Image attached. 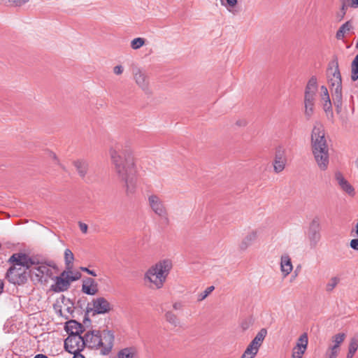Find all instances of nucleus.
<instances>
[{"mask_svg": "<svg viewBox=\"0 0 358 358\" xmlns=\"http://www.w3.org/2000/svg\"><path fill=\"white\" fill-rule=\"evenodd\" d=\"M109 153L116 173L124 182L127 192L133 193L136 187V170L131 149L117 144L110 148Z\"/></svg>", "mask_w": 358, "mask_h": 358, "instance_id": "nucleus-1", "label": "nucleus"}, {"mask_svg": "<svg viewBox=\"0 0 358 358\" xmlns=\"http://www.w3.org/2000/svg\"><path fill=\"white\" fill-rule=\"evenodd\" d=\"M10 261L15 265L22 266L29 270L32 280L38 282H46L52 275L51 268H55V264L52 262L48 264L39 262L25 254H14L10 257Z\"/></svg>", "mask_w": 358, "mask_h": 358, "instance_id": "nucleus-2", "label": "nucleus"}, {"mask_svg": "<svg viewBox=\"0 0 358 358\" xmlns=\"http://www.w3.org/2000/svg\"><path fill=\"white\" fill-rule=\"evenodd\" d=\"M311 148L319 169L327 170L329 164V149L324 125L320 122H315L311 132Z\"/></svg>", "mask_w": 358, "mask_h": 358, "instance_id": "nucleus-3", "label": "nucleus"}, {"mask_svg": "<svg viewBox=\"0 0 358 358\" xmlns=\"http://www.w3.org/2000/svg\"><path fill=\"white\" fill-rule=\"evenodd\" d=\"M171 268L172 262L170 259L161 260L148 269L144 280L150 282L152 287L160 289L163 287Z\"/></svg>", "mask_w": 358, "mask_h": 358, "instance_id": "nucleus-4", "label": "nucleus"}, {"mask_svg": "<svg viewBox=\"0 0 358 358\" xmlns=\"http://www.w3.org/2000/svg\"><path fill=\"white\" fill-rule=\"evenodd\" d=\"M115 341V336L112 331L103 329L100 331L96 350H99L102 355H108L111 352Z\"/></svg>", "mask_w": 358, "mask_h": 358, "instance_id": "nucleus-5", "label": "nucleus"}, {"mask_svg": "<svg viewBox=\"0 0 358 358\" xmlns=\"http://www.w3.org/2000/svg\"><path fill=\"white\" fill-rule=\"evenodd\" d=\"M85 348L84 338L81 335L69 336L64 341V349L70 354L81 352Z\"/></svg>", "mask_w": 358, "mask_h": 358, "instance_id": "nucleus-6", "label": "nucleus"}, {"mask_svg": "<svg viewBox=\"0 0 358 358\" xmlns=\"http://www.w3.org/2000/svg\"><path fill=\"white\" fill-rule=\"evenodd\" d=\"M149 206L159 217L166 218L168 215L166 208L162 199L157 194H150L148 197Z\"/></svg>", "mask_w": 358, "mask_h": 358, "instance_id": "nucleus-7", "label": "nucleus"}, {"mask_svg": "<svg viewBox=\"0 0 358 358\" xmlns=\"http://www.w3.org/2000/svg\"><path fill=\"white\" fill-rule=\"evenodd\" d=\"M71 272L63 271L60 276L55 278V283L52 286L55 292H60L66 291L70 285V282L76 281L78 277H73L71 275Z\"/></svg>", "mask_w": 358, "mask_h": 358, "instance_id": "nucleus-8", "label": "nucleus"}, {"mask_svg": "<svg viewBox=\"0 0 358 358\" xmlns=\"http://www.w3.org/2000/svg\"><path fill=\"white\" fill-rule=\"evenodd\" d=\"M307 237L311 248H315L321 240L320 224L318 218H314L308 227Z\"/></svg>", "mask_w": 358, "mask_h": 358, "instance_id": "nucleus-9", "label": "nucleus"}, {"mask_svg": "<svg viewBox=\"0 0 358 358\" xmlns=\"http://www.w3.org/2000/svg\"><path fill=\"white\" fill-rule=\"evenodd\" d=\"M132 74L136 85L143 90H147L149 86V79L146 73L138 66L132 68Z\"/></svg>", "mask_w": 358, "mask_h": 358, "instance_id": "nucleus-10", "label": "nucleus"}, {"mask_svg": "<svg viewBox=\"0 0 358 358\" xmlns=\"http://www.w3.org/2000/svg\"><path fill=\"white\" fill-rule=\"evenodd\" d=\"M335 179L341 189V190L349 196H353L355 194V188L345 178L341 172H336L335 173Z\"/></svg>", "mask_w": 358, "mask_h": 358, "instance_id": "nucleus-11", "label": "nucleus"}, {"mask_svg": "<svg viewBox=\"0 0 358 358\" xmlns=\"http://www.w3.org/2000/svg\"><path fill=\"white\" fill-rule=\"evenodd\" d=\"M92 304V310L97 314H105L111 309L110 303L103 297L94 299Z\"/></svg>", "mask_w": 358, "mask_h": 358, "instance_id": "nucleus-12", "label": "nucleus"}, {"mask_svg": "<svg viewBox=\"0 0 358 358\" xmlns=\"http://www.w3.org/2000/svg\"><path fill=\"white\" fill-rule=\"evenodd\" d=\"M99 333L100 330H92L85 333L83 336L85 346L96 350Z\"/></svg>", "mask_w": 358, "mask_h": 358, "instance_id": "nucleus-13", "label": "nucleus"}, {"mask_svg": "<svg viewBox=\"0 0 358 358\" xmlns=\"http://www.w3.org/2000/svg\"><path fill=\"white\" fill-rule=\"evenodd\" d=\"M329 83L333 87L336 96L341 97L342 92L341 76L338 67L335 69L332 77L329 78Z\"/></svg>", "mask_w": 358, "mask_h": 358, "instance_id": "nucleus-14", "label": "nucleus"}, {"mask_svg": "<svg viewBox=\"0 0 358 358\" xmlns=\"http://www.w3.org/2000/svg\"><path fill=\"white\" fill-rule=\"evenodd\" d=\"M258 238V231L252 230L249 231L245 236L243 238L239 244V249L241 251L246 250L250 246H251Z\"/></svg>", "mask_w": 358, "mask_h": 358, "instance_id": "nucleus-15", "label": "nucleus"}, {"mask_svg": "<svg viewBox=\"0 0 358 358\" xmlns=\"http://www.w3.org/2000/svg\"><path fill=\"white\" fill-rule=\"evenodd\" d=\"M280 271L283 277H287L293 270V265L290 257L284 254L280 257Z\"/></svg>", "mask_w": 358, "mask_h": 358, "instance_id": "nucleus-16", "label": "nucleus"}, {"mask_svg": "<svg viewBox=\"0 0 358 358\" xmlns=\"http://www.w3.org/2000/svg\"><path fill=\"white\" fill-rule=\"evenodd\" d=\"M82 292L87 295H95L98 292L95 280L91 278L85 280L82 285Z\"/></svg>", "mask_w": 358, "mask_h": 358, "instance_id": "nucleus-17", "label": "nucleus"}, {"mask_svg": "<svg viewBox=\"0 0 358 358\" xmlns=\"http://www.w3.org/2000/svg\"><path fill=\"white\" fill-rule=\"evenodd\" d=\"M65 330L69 336L80 335L83 331V327L76 320H70L66 323Z\"/></svg>", "mask_w": 358, "mask_h": 358, "instance_id": "nucleus-18", "label": "nucleus"}, {"mask_svg": "<svg viewBox=\"0 0 358 358\" xmlns=\"http://www.w3.org/2000/svg\"><path fill=\"white\" fill-rule=\"evenodd\" d=\"M7 276L8 280L13 284H22L26 280L25 275L19 273L15 268H10L8 271Z\"/></svg>", "mask_w": 358, "mask_h": 358, "instance_id": "nucleus-19", "label": "nucleus"}, {"mask_svg": "<svg viewBox=\"0 0 358 358\" xmlns=\"http://www.w3.org/2000/svg\"><path fill=\"white\" fill-rule=\"evenodd\" d=\"M315 96L304 95V113L308 120H309L314 113Z\"/></svg>", "mask_w": 358, "mask_h": 358, "instance_id": "nucleus-20", "label": "nucleus"}, {"mask_svg": "<svg viewBox=\"0 0 358 358\" xmlns=\"http://www.w3.org/2000/svg\"><path fill=\"white\" fill-rule=\"evenodd\" d=\"M286 163V158L283 152L278 151L275 155L273 169L275 173L281 172L284 169Z\"/></svg>", "mask_w": 358, "mask_h": 358, "instance_id": "nucleus-21", "label": "nucleus"}, {"mask_svg": "<svg viewBox=\"0 0 358 358\" xmlns=\"http://www.w3.org/2000/svg\"><path fill=\"white\" fill-rule=\"evenodd\" d=\"M317 90V80L315 76H312L306 86L304 95L315 96Z\"/></svg>", "mask_w": 358, "mask_h": 358, "instance_id": "nucleus-22", "label": "nucleus"}, {"mask_svg": "<svg viewBox=\"0 0 358 358\" xmlns=\"http://www.w3.org/2000/svg\"><path fill=\"white\" fill-rule=\"evenodd\" d=\"M137 349L135 347H127L121 349L117 355V358H136Z\"/></svg>", "mask_w": 358, "mask_h": 358, "instance_id": "nucleus-23", "label": "nucleus"}, {"mask_svg": "<svg viewBox=\"0 0 358 358\" xmlns=\"http://www.w3.org/2000/svg\"><path fill=\"white\" fill-rule=\"evenodd\" d=\"M267 335V330L264 328L260 329V331L257 334L255 338L250 342L251 344L257 347L259 349L262 345L266 336Z\"/></svg>", "mask_w": 358, "mask_h": 358, "instance_id": "nucleus-24", "label": "nucleus"}, {"mask_svg": "<svg viewBox=\"0 0 358 358\" xmlns=\"http://www.w3.org/2000/svg\"><path fill=\"white\" fill-rule=\"evenodd\" d=\"M352 28V24L350 21H348L343 24L336 34V38L338 40H343L348 33Z\"/></svg>", "mask_w": 358, "mask_h": 358, "instance_id": "nucleus-25", "label": "nucleus"}, {"mask_svg": "<svg viewBox=\"0 0 358 358\" xmlns=\"http://www.w3.org/2000/svg\"><path fill=\"white\" fill-rule=\"evenodd\" d=\"M259 350V349L257 347L250 343L241 358H255L258 353Z\"/></svg>", "mask_w": 358, "mask_h": 358, "instance_id": "nucleus-26", "label": "nucleus"}, {"mask_svg": "<svg viewBox=\"0 0 358 358\" xmlns=\"http://www.w3.org/2000/svg\"><path fill=\"white\" fill-rule=\"evenodd\" d=\"M358 349V338L354 337L351 338L349 346L347 358H352Z\"/></svg>", "mask_w": 358, "mask_h": 358, "instance_id": "nucleus-27", "label": "nucleus"}, {"mask_svg": "<svg viewBox=\"0 0 358 358\" xmlns=\"http://www.w3.org/2000/svg\"><path fill=\"white\" fill-rule=\"evenodd\" d=\"M74 165L80 176L83 177L87 173L88 164L84 160H78L74 162Z\"/></svg>", "mask_w": 358, "mask_h": 358, "instance_id": "nucleus-28", "label": "nucleus"}, {"mask_svg": "<svg viewBox=\"0 0 358 358\" xmlns=\"http://www.w3.org/2000/svg\"><path fill=\"white\" fill-rule=\"evenodd\" d=\"M345 336L346 335L344 333H339L336 334L331 338L334 344L330 346L340 350V345L344 341Z\"/></svg>", "mask_w": 358, "mask_h": 358, "instance_id": "nucleus-29", "label": "nucleus"}, {"mask_svg": "<svg viewBox=\"0 0 358 358\" xmlns=\"http://www.w3.org/2000/svg\"><path fill=\"white\" fill-rule=\"evenodd\" d=\"M74 260V255L71 250L66 248L64 250V262L67 269L71 270L73 268V262Z\"/></svg>", "mask_w": 358, "mask_h": 358, "instance_id": "nucleus-30", "label": "nucleus"}, {"mask_svg": "<svg viewBox=\"0 0 358 358\" xmlns=\"http://www.w3.org/2000/svg\"><path fill=\"white\" fill-rule=\"evenodd\" d=\"M164 317L167 322H169V324L174 327L178 326L180 323L179 319L178 318L177 315L172 311L166 312Z\"/></svg>", "mask_w": 358, "mask_h": 358, "instance_id": "nucleus-31", "label": "nucleus"}, {"mask_svg": "<svg viewBox=\"0 0 358 358\" xmlns=\"http://www.w3.org/2000/svg\"><path fill=\"white\" fill-rule=\"evenodd\" d=\"M308 343V338L306 334H303L298 338L296 345L295 347L303 348V350H306Z\"/></svg>", "mask_w": 358, "mask_h": 358, "instance_id": "nucleus-32", "label": "nucleus"}, {"mask_svg": "<svg viewBox=\"0 0 358 358\" xmlns=\"http://www.w3.org/2000/svg\"><path fill=\"white\" fill-rule=\"evenodd\" d=\"M351 78L353 81H355L358 79V54L352 62Z\"/></svg>", "mask_w": 358, "mask_h": 358, "instance_id": "nucleus-33", "label": "nucleus"}, {"mask_svg": "<svg viewBox=\"0 0 358 358\" xmlns=\"http://www.w3.org/2000/svg\"><path fill=\"white\" fill-rule=\"evenodd\" d=\"M145 43V39L144 38L138 37L131 41V48L133 50H138L143 47Z\"/></svg>", "mask_w": 358, "mask_h": 358, "instance_id": "nucleus-34", "label": "nucleus"}, {"mask_svg": "<svg viewBox=\"0 0 358 358\" xmlns=\"http://www.w3.org/2000/svg\"><path fill=\"white\" fill-rule=\"evenodd\" d=\"M222 5L224 6L227 10L233 14H235L234 8L238 3V0H224L221 1Z\"/></svg>", "mask_w": 358, "mask_h": 358, "instance_id": "nucleus-35", "label": "nucleus"}, {"mask_svg": "<svg viewBox=\"0 0 358 358\" xmlns=\"http://www.w3.org/2000/svg\"><path fill=\"white\" fill-rule=\"evenodd\" d=\"M340 282V278L337 276L331 278L329 282L326 285V291L331 292L337 286Z\"/></svg>", "mask_w": 358, "mask_h": 358, "instance_id": "nucleus-36", "label": "nucleus"}, {"mask_svg": "<svg viewBox=\"0 0 358 358\" xmlns=\"http://www.w3.org/2000/svg\"><path fill=\"white\" fill-rule=\"evenodd\" d=\"M340 350L329 346L325 354L324 357L326 358H336Z\"/></svg>", "mask_w": 358, "mask_h": 358, "instance_id": "nucleus-37", "label": "nucleus"}, {"mask_svg": "<svg viewBox=\"0 0 358 358\" xmlns=\"http://www.w3.org/2000/svg\"><path fill=\"white\" fill-rule=\"evenodd\" d=\"M215 289L214 286L208 287L203 292H201L199 296V301L204 300L213 290Z\"/></svg>", "mask_w": 358, "mask_h": 358, "instance_id": "nucleus-38", "label": "nucleus"}, {"mask_svg": "<svg viewBox=\"0 0 358 358\" xmlns=\"http://www.w3.org/2000/svg\"><path fill=\"white\" fill-rule=\"evenodd\" d=\"M306 350H303V348L294 347L292 349V358H302L303 355L305 353Z\"/></svg>", "mask_w": 358, "mask_h": 358, "instance_id": "nucleus-39", "label": "nucleus"}, {"mask_svg": "<svg viewBox=\"0 0 358 358\" xmlns=\"http://www.w3.org/2000/svg\"><path fill=\"white\" fill-rule=\"evenodd\" d=\"M320 90H321L320 97H321L322 100L324 101L330 100L329 92H328L327 87L322 85L320 87Z\"/></svg>", "mask_w": 358, "mask_h": 358, "instance_id": "nucleus-40", "label": "nucleus"}, {"mask_svg": "<svg viewBox=\"0 0 358 358\" xmlns=\"http://www.w3.org/2000/svg\"><path fill=\"white\" fill-rule=\"evenodd\" d=\"M323 108L326 113L331 111V100L325 101L323 103Z\"/></svg>", "mask_w": 358, "mask_h": 358, "instance_id": "nucleus-41", "label": "nucleus"}, {"mask_svg": "<svg viewBox=\"0 0 358 358\" xmlns=\"http://www.w3.org/2000/svg\"><path fill=\"white\" fill-rule=\"evenodd\" d=\"M78 225H79V227H80V231L83 233V234H87V229H88V226L87 224L84 223V222H78Z\"/></svg>", "mask_w": 358, "mask_h": 358, "instance_id": "nucleus-42", "label": "nucleus"}, {"mask_svg": "<svg viewBox=\"0 0 358 358\" xmlns=\"http://www.w3.org/2000/svg\"><path fill=\"white\" fill-rule=\"evenodd\" d=\"M350 246L352 249L355 250H358V238L351 240L350 243Z\"/></svg>", "mask_w": 358, "mask_h": 358, "instance_id": "nucleus-43", "label": "nucleus"}, {"mask_svg": "<svg viewBox=\"0 0 358 358\" xmlns=\"http://www.w3.org/2000/svg\"><path fill=\"white\" fill-rule=\"evenodd\" d=\"M80 270H81L82 271L86 272V273H88L89 275H92V276H94V277L97 276V274H96V273L94 271H93V270H90V269H89V268H87V267H80Z\"/></svg>", "mask_w": 358, "mask_h": 358, "instance_id": "nucleus-44", "label": "nucleus"}, {"mask_svg": "<svg viewBox=\"0 0 358 358\" xmlns=\"http://www.w3.org/2000/svg\"><path fill=\"white\" fill-rule=\"evenodd\" d=\"M113 72L116 75H120L123 72V67L121 65L115 66L113 68Z\"/></svg>", "mask_w": 358, "mask_h": 358, "instance_id": "nucleus-45", "label": "nucleus"}, {"mask_svg": "<svg viewBox=\"0 0 358 358\" xmlns=\"http://www.w3.org/2000/svg\"><path fill=\"white\" fill-rule=\"evenodd\" d=\"M9 3H13L15 6H20L29 0H8Z\"/></svg>", "mask_w": 358, "mask_h": 358, "instance_id": "nucleus-46", "label": "nucleus"}, {"mask_svg": "<svg viewBox=\"0 0 358 358\" xmlns=\"http://www.w3.org/2000/svg\"><path fill=\"white\" fill-rule=\"evenodd\" d=\"M250 323L248 321H244L241 323V327L243 331H246L250 327Z\"/></svg>", "mask_w": 358, "mask_h": 358, "instance_id": "nucleus-47", "label": "nucleus"}, {"mask_svg": "<svg viewBox=\"0 0 358 358\" xmlns=\"http://www.w3.org/2000/svg\"><path fill=\"white\" fill-rule=\"evenodd\" d=\"M173 309H175L176 310H181L182 308V304L180 302H176L173 303Z\"/></svg>", "mask_w": 358, "mask_h": 358, "instance_id": "nucleus-48", "label": "nucleus"}, {"mask_svg": "<svg viewBox=\"0 0 358 358\" xmlns=\"http://www.w3.org/2000/svg\"><path fill=\"white\" fill-rule=\"evenodd\" d=\"M73 358H85L84 355L80 354V352L73 354Z\"/></svg>", "mask_w": 358, "mask_h": 358, "instance_id": "nucleus-49", "label": "nucleus"}, {"mask_svg": "<svg viewBox=\"0 0 358 358\" xmlns=\"http://www.w3.org/2000/svg\"><path fill=\"white\" fill-rule=\"evenodd\" d=\"M351 6L353 8L358 7V0H352Z\"/></svg>", "mask_w": 358, "mask_h": 358, "instance_id": "nucleus-50", "label": "nucleus"}, {"mask_svg": "<svg viewBox=\"0 0 358 358\" xmlns=\"http://www.w3.org/2000/svg\"><path fill=\"white\" fill-rule=\"evenodd\" d=\"M34 358H48L46 355L43 354H38L36 355Z\"/></svg>", "mask_w": 358, "mask_h": 358, "instance_id": "nucleus-51", "label": "nucleus"}, {"mask_svg": "<svg viewBox=\"0 0 358 358\" xmlns=\"http://www.w3.org/2000/svg\"><path fill=\"white\" fill-rule=\"evenodd\" d=\"M3 283L0 280V294L3 292Z\"/></svg>", "mask_w": 358, "mask_h": 358, "instance_id": "nucleus-52", "label": "nucleus"}, {"mask_svg": "<svg viewBox=\"0 0 358 358\" xmlns=\"http://www.w3.org/2000/svg\"><path fill=\"white\" fill-rule=\"evenodd\" d=\"M355 164H356L357 167L358 168V158L357 159Z\"/></svg>", "mask_w": 358, "mask_h": 358, "instance_id": "nucleus-53", "label": "nucleus"}, {"mask_svg": "<svg viewBox=\"0 0 358 358\" xmlns=\"http://www.w3.org/2000/svg\"><path fill=\"white\" fill-rule=\"evenodd\" d=\"M237 124H239V126H241V125H244V124H245V123H243V124H239V122H237Z\"/></svg>", "mask_w": 358, "mask_h": 358, "instance_id": "nucleus-54", "label": "nucleus"}, {"mask_svg": "<svg viewBox=\"0 0 358 358\" xmlns=\"http://www.w3.org/2000/svg\"><path fill=\"white\" fill-rule=\"evenodd\" d=\"M237 124H239V126H241V125H244V124H245V123H243V124H239V122H237Z\"/></svg>", "mask_w": 358, "mask_h": 358, "instance_id": "nucleus-55", "label": "nucleus"}, {"mask_svg": "<svg viewBox=\"0 0 358 358\" xmlns=\"http://www.w3.org/2000/svg\"><path fill=\"white\" fill-rule=\"evenodd\" d=\"M357 47H358V41H357Z\"/></svg>", "mask_w": 358, "mask_h": 358, "instance_id": "nucleus-56", "label": "nucleus"}, {"mask_svg": "<svg viewBox=\"0 0 358 358\" xmlns=\"http://www.w3.org/2000/svg\"><path fill=\"white\" fill-rule=\"evenodd\" d=\"M324 358H326V357H324Z\"/></svg>", "mask_w": 358, "mask_h": 358, "instance_id": "nucleus-57", "label": "nucleus"}]
</instances>
